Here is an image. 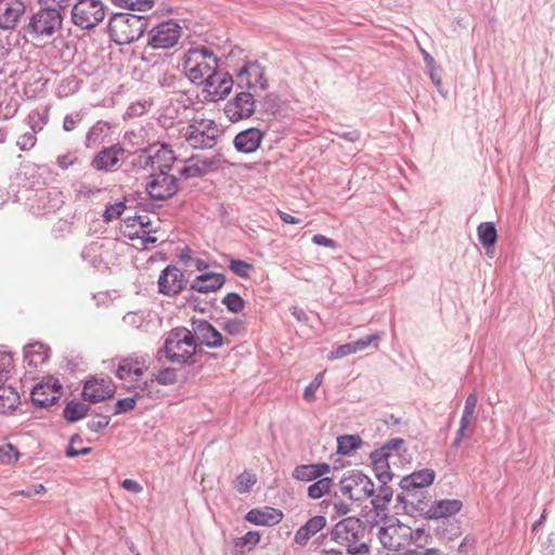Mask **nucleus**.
Wrapping results in <instances>:
<instances>
[{
  "instance_id": "40",
  "label": "nucleus",
  "mask_w": 555,
  "mask_h": 555,
  "mask_svg": "<svg viewBox=\"0 0 555 555\" xmlns=\"http://www.w3.org/2000/svg\"><path fill=\"white\" fill-rule=\"evenodd\" d=\"M89 406L79 401H70L64 409V417L68 422H76L83 418L88 413Z\"/></svg>"
},
{
  "instance_id": "52",
  "label": "nucleus",
  "mask_w": 555,
  "mask_h": 555,
  "mask_svg": "<svg viewBox=\"0 0 555 555\" xmlns=\"http://www.w3.org/2000/svg\"><path fill=\"white\" fill-rule=\"evenodd\" d=\"M137 397L120 399L116 402L115 414L125 413L134 409L137 403Z\"/></svg>"
},
{
  "instance_id": "28",
  "label": "nucleus",
  "mask_w": 555,
  "mask_h": 555,
  "mask_svg": "<svg viewBox=\"0 0 555 555\" xmlns=\"http://www.w3.org/2000/svg\"><path fill=\"white\" fill-rule=\"evenodd\" d=\"M149 158L152 166L157 167L159 171H169L175 165L180 164V159L175 155L173 151L166 145L151 149Z\"/></svg>"
},
{
  "instance_id": "33",
  "label": "nucleus",
  "mask_w": 555,
  "mask_h": 555,
  "mask_svg": "<svg viewBox=\"0 0 555 555\" xmlns=\"http://www.w3.org/2000/svg\"><path fill=\"white\" fill-rule=\"evenodd\" d=\"M50 349L48 346L35 343L25 347L24 357L28 366L38 367L49 359Z\"/></svg>"
},
{
  "instance_id": "15",
  "label": "nucleus",
  "mask_w": 555,
  "mask_h": 555,
  "mask_svg": "<svg viewBox=\"0 0 555 555\" xmlns=\"http://www.w3.org/2000/svg\"><path fill=\"white\" fill-rule=\"evenodd\" d=\"M157 285L160 294L165 296H176L184 289L186 280L179 268L168 266L160 272Z\"/></svg>"
},
{
  "instance_id": "21",
  "label": "nucleus",
  "mask_w": 555,
  "mask_h": 555,
  "mask_svg": "<svg viewBox=\"0 0 555 555\" xmlns=\"http://www.w3.org/2000/svg\"><path fill=\"white\" fill-rule=\"evenodd\" d=\"M193 332L203 344L210 348H218L223 344V337L209 322L205 320L192 321Z\"/></svg>"
},
{
  "instance_id": "57",
  "label": "nucleus",
  "mask_w": 555,
  "mask_h": 555,
  "mask_svg": "<svg viewBox=\"0 0 555 555\" xmlns=\"http://www.w3.org/2000/svg\"><path fill=\"white\" fill-rule=\"evenodd\" d=\"M35 143H36V137L33 132L24 133L18 140V145L23 150L33 147L35 145Z\"/></svg>"
},
{
  "instance_id": "20",
  "label": "nucleus",
  "mask_w": 555,
  "mask_h": 555,
  "mask_svg": "<svg viewBox=\"0 0 555 555\" xmlns=\"http://www.w3.org/2000/svg\"><path fill=\"white\" fill-rule=\"evenodd\" d=\"M388 449L389 447H382L373 451L370 456L376 478L384 483L390 481L395 475L390 472L389 455L386 453L389 452Z\"/></svg>"
},
{
  "instance_id": "13",
  "label": "nucleus",
  "mask_w": 555,
  "mask_h": 555,
  "mask_svg": "<svg viewBox=\"0 0 555 555\" xmlns=\"http://www.w3.org/2000/svg\"><path fill=\"white\" fill-rule=\"evenodd\" d=\"M255 112L254 95L247 92H240L224 106V114L232 122L250 117Z\"/></svg>"
},
{
  "instance_id": "29",
  "label": "nucleus",
  "mask_w": 555,
  "mask_h": 555,
  "mask_svg": "<svg viewBox=\"0 0 555 555\" xmlns=\"http://www.w3.org/2000/svg\"><path fill=\"white\" fill-rule=\"evenodd\" d=\"M152 225L150 217L146 215L127 218L121 224V232L130 240L144 236L147 228Z\"/></svg>"
},
{
  "instance_id": "22",
  "label": "nucleus",
  "mask_w": 555,
  "mask_h": 555,
  "mask_svg": "<svg viewBox=\"0 0 555 555\" xmlns=\"http://www.w3.org/2000/svg\"><path fill=\"white\" fill-rule=\"evenodd\" d=\"M262 139L263 133L258 128H249L236 134L234 146L238 152L249 154L260 146Z\"/></svg>"
},
{
  "instance_id": "9",
  "label": "nucleus",
  "mask_w": 555,
  "mask_h": 555,
  "mask_svg": "<svg viewBox=\"0 0 555 555\" xmlns=\"http://www.w3.org/2000/svg\"><path fill=\"white\" fill-rule=\"evenodd\" d=\"M181 35L182 27L178 23L163 22L147 33V46L152 49H170L178 43Z\"/></svg>"
},
{
  "instance_id": "2",
  "label": "nucleus",
  "mask_w": 555,
  "mask_h": 555,
  "mask_svg": "<svg viewBox=\"0 0 555 555\" xmlns=\"http://www.w3.org/2000/svg\"><path fill=\"white\" fill-rule=\"evenodd\" d=\"M185 77L193 83H204L205 79L218 68V57L205 46L186 50L182 57Z\"/></svg>"
},
{
  "instance_id": "23",
  "label": "nucleus",
  "mask_w": 555,
  "mask_h": 555,
  "mask_svg": "<svg viewBox=\"0 0 555 555\" xmlns=\"http://www.w3.org/2000/svg\"><path fill=\"white\" fill-rule=\"evenodd\" d=\"M225 283V276L222 273L207 272L196 276L191 283V289L207 294L217 292Z\"/></svg>"
},
{
  "instance_id": "64",
  "label": "nucleus",
  "mask_w": 555,
  "mask_h": 555,
  "mask_svg": "<svg viewBox=\"0 0 555 555\" xmlns=\"http://www.w3.org/2000/svg\"><path fill=\"white\" fill-rule=\"evenodd\" d=\"M278 215L284 223L298 224L300 220L283 210H278Z\"/></svg>"
},
{
  "instance_id": "51",
  "label": "nucleus",
  "mask_w": 555,
  "mask_h": 555,
  "mask_svg": "<svg viewBox=\"0 0 555 555\" xmlns=\"http://www.w3.org/2000/svg\"><path fill=\"white\" fill-rule=\"evenodd\" d=\"M155 379L163 385H171L177 380V374L172 369H165L155 375Z\"/></svg>"
},
{
  "instance_id": "50",
  "label": "nucleus",
  "mask_w": 555,
  "mask_h": 555,
  "mask_svg": "<svg viewBox=\"0 0 555 555\" xmlns=\"http://www.w3.org/2000/svg\"><path fill=\"white\" fill-rule=\"evenodd\" d=\"M126 204L125 202H117L111 206H108L104 212V218L106 221H112L114 219L119 218L125 211Z\"/></svg>"
},
{
  "instance_id": "63",
  "label": "nucleus",
  "mask_w": 555,
  "mask_h": 555,
  "mask_svg": "<svg viewBox=\"0 0 555 555\" xmlns=\"http://www.w3.org/2000/svg\"><path fill=\"white\" fill-rule=\"evenodd\" d=\"M317 391L318 389L310 383L304 391V399L313 402L317 399Z\"/></svg>"
},
{
  "instance_id": "32",
  "label": "nucleus",
  "mask_w": 555,
  "mask_h": 555,
  "mask_svg": "<svg viewBox=\"0 0 555 555\" xmlns=\"http://www.w3.org/2000/svg\"><path fill=\"white\" fill-rule=\"evenodd\" d=\"M462 508L460 500H440L435 502L427 511L428 518H443L455 515Z\"/></svg>"
},
{
  "instance_id": "43",
  "label": "nucleus",
  "mask_w": 555,
  "mask_h": 555,
  "mask_svg": "<svg viewBox=\"0 0 555 555\" xmlns=\"http://www.w3.org/2000/svg\"><path fill=\"white\" fill-rule=\"evenodd\" d=\"M180 260L185 267L195 268L197 271H206L209 268L207 261L193 257L190 248H185L181 251Z\"/></svg>"
},
{
  "instance_id": "48",
  "label": "nucleus",
  "mask_w": 555,
  "mask_h": 555,
  "mask_svg": "<svg viewBox=\"0 0 555 555\" xmlns=\"http://www.w3.org/2000/svg\"><path fill=\"white\" fill-rule=\"evenodd\" d=\"M229 268L240 278H248L253 270V264L243 260H231Z\"/></svg>"
},
{
  "instance_id": "26",
  "label": "nucleus",
  "mask_w": 555,
  "mask_h": 555,
  "mask_svg": "<svg viewBox=\"0 0 555 555\" xmlns=\"http://www.w3.org/2000/svg\"><path fill=\"white\" fill-rule=\"evenodd\" d=\"M331 469L327 463L298 465L294 468L292 476L296 480L309 482L326 476Z\"/></svg>"
},
{
  "instance_id": "39",
  "label": "nucleus",
  "mask_w": 555,
  "mask_h": 555,
  "mask_svg": "<svg viewBox=\"0 0 555 555\" xmlns=\"http://www.w3.org/2000/svg\"><path fill=\"white\" fill-rule=\"evenodd\" d=\"M115 7L129 11L146 12L154 8L156 0H111Z\"/></svg>"
},
{
  "instance_id": "14",
  "label": "nucleus",
  "mask_w": 555,
  "mask_h": 555,
  "mask_svg": "<svg viewBox=\"0 0 555 555\" xmlns=\"http://www.w3.org/2000/svg\"><path fill=\"white\" fill-rule=\"evenodd\" d=\"M116 387L109 377H92L85 383L82 397L90 403H99L114 396Z\"/></svg>"
},
{
  "instance_id": "55",
  "label": "nucleus",
  "mask_w": 555,
  "mask_h": 555,
  "mask_svg": "<svg viewBox=\"0 0 555 555\" xmlns=\"http://www.w3.org/2000/svg\"><path fill=\"white\" fill-rule=\"evenodd\" d=\"M312 243L318 246H323V247H327V248L336 247L335 241L323 235V234H314L312 237Z\"/></svg>"
},
{
  "instance_id": "16",
  "label": "nucleus",
  "mask_w": 555,
  "mask_h": 555,
  "mask_svg": "<svg viewBox=\"0 0 555 555\" xmlns=\"http://www.w3.org/2000/svg\"><path fill=\"white\" fill-rule=\"evenodd\" d=\"M62 396V385L56 379H48L37 384L30 393L31 401L38 406H49Z\"/></svg>"
},
{
  "instance_id": "1",
  "label": "nucleus",
  "mask_w": 555,
  "mask_h": 555,
  "mask_svg": "<svg viewBox=\"0 0 555 555\" xmlns=\"http://www.w3.org/2000/svg\"><path fill=\"white\" fill-rule=\"evenodd\" d=\"M378 538L383 546L391 552H408L417 544H427L429 534L424 529L413 530L399 521L380 528Z\"/></svg>"
},
{
  "instance_id": "45",
  "label": "nucleus",
  "mask_w": 555,
  "mask_h": 555,
  "mask_svg": "<svg viewBox=\"0 0 555 555\" xmlns=\"http://www.w3.org/2000/svg\"><path fill=\"white\" fill-rule=\"evenodd\" d=\"M20 459L17 449L12 443L0 444V462L4 465H14Z\"/></svg>"
},
{
  "instance_id": "8",
  "label": "nucleus",
  "mask_w": 555,
  "mask_h": 555,
  "mask_svg": "<svg viewBox=\"0 0 555 555\" xmlns=\"http://www.w3.org/2000/svg\"><path fill=\"white\" fill-rule=\"evenodd\" d=\"M105 17V8L100 0H78L72 10L73 23L81 29H91Z\"/></svg>"
},
{
  "instance_id": "7",
  "label": "nucleus",
  "mask_w": 555,
  "mask_h": 555,
  "mask_svg": "<svg viewBox=\"0 0 555 555\" xmlns=\"http://www.w3.org/2000/svg\"><path fill=\"white\" fill-rule=\"evenodd\" d=\"M63 17L55 8L39 10L29 21L27 31L33 39L51 37L62 27Z\"/></svg>"
},
{
  "instance_id": "34",
  "label": "nucleus",
  "mask_w": 555,
  "mask_h": 555,
  "mask_svg": "<svg viewBox=\"0 0 555 555\" xmlns=\"http://www.w3.org/2000/svg\"><path fill=\"white\" fill-rule=\"evenodd\" d=\"M182 166L177 171L184 178H194L205 175L208 170V164L197 156H192L186 160H180Z\"/></svg>"
},
{
  "instance_id": "62",
  "label": "nucleus",
  "mask_w": 555,
  "mask_h": 555,
  "mask_svg": "<svg viewBox=\"0 0 555 555\" xmlns=\"http://www.w3.org/2000/svg\"><path fill=\"white\" fill-rule=\"evenodd\" d=\"M155 232H156L155 230H153L151 227H149L147 232L144 233V236L138 237L142 241L143 247H147L149 244H154L157 242L158 237L153 234Z\"/></svg>"
},
{
  "instance_id": "35",
  "label": "nucleus",
  "mask_w": 555,
  "mask_h": 555,
  "mask_svg": "<svg viewBox=\"0 0 555 555\" xmlns=\"http://www.w3.org/2000/svg\"><path fill=\"white\" fill-rule=\"evenodd\" d=\"M383 447H389V452L386 453L389 455L390 472L395 473L396 469L400 468L403 465L402 452L405 451L404 440L401 438L391 439Z\"/></svg>"
},
{
  "instance_id": "44",
  "label": "nucleus",
  "mask_w": 555,
  "mask_h": 555,
  "mask_svg": "<svg viewBox=\"0 0 555 555\" xmlns=\"http://www.w3.org/2000/svg\"><path fill=\"white\" fill-rule=\"evenodd\" d=\"M371 498L373 507L376 511H384L392 500V490L389 487H380L377 494Z\"/></svg>"
},
{
  "instance_id": "19",
  "label": "nucleus",
  "mask_w": 555,
  "mask_h": 555,
  "mask_svg": "<svg viewBox=\"0 0 555 555\" xmlns=\"http://www.w3.org/2000/svg\"><path fill=\"white\" fill-rule=\"evenodd\" d=\"M360 532H362V528L359 519L348 517L336 524L332 535L337 543L347 544L357 542Z\"/></svg>"
},
{
  "instance_id": "36",
  "label": "nucleus",
  "mask_w": 555,
  "mask_h": 555,
  "mask_svg": "<svg viewBox=\"0 0 555 555\" xmlns=\"http://www.w3.org/2000/svg\"><path fill=\"white\" fill-rule=\"evenodd\" d=\"M20 403L17 391L10 385L0 386V413L12 412Z\"/></svg>"
},
{
  "instance_id": "58",
  "label": "nucleus",
  "mask_w": 555,
  "mask_h": 555,
  "mask_svg": "<svg viewBox=\"0 0 555 555\" xmlns=\"http://www.w3.org/2000/svg\"><path fill=\"white\" fill-rule=\"evenodd\" d=\"M477 396L475 393H470L468 395V397L466 398V401H465V405H464V410H463V413L467 414V415H474L475 413V409L477 406Z\"/></svg>"
},
{
  "instance_id": "24",
  "label": "nucleus",
  "mask_w": 555,
  "mask_h": 555,
  "mask_svg": "<svg viewBox=\"0 0 555 555\" xmlns=\"http://www.w3.org/2000/svg\"><path fill=\"white\" fill-rule=\"evenodd\" d=\"M380 338L382 336L379 334H373L364 338H361L357 341L340 345L330 352L328 359L337 360L345 358L349 354L357 353L359 351L366 349L373 343H377Z\"/></svg>"
},
{
  "instance_id": "4",
  "label": "nucleus",
  "mask_w": 555,
  "mask_h": 555,
  "mask_svg": "<svg viewBox=\"0 0 555 555\" xmlns=\"http://www.w3.org/2000/svg\"><path fill=\"white\" fill-rule=\"evenodd\" d=\"M219 133V127L212 119L201 117H194L180 130V137L193 149L212 147Z\"/></svg>"
},
{
  "instance_id": "5",
  "label": "nucleus",
  "mask_w": 555,
  "mask_h": 555,
  "mask_svg": "<svg viewBox=\"0 0 555 555\" xmlns=\"http://www.w3.org/2000/svg\"><path fill=\"white\" fill-rule=\"evenodd\" d=\"M197 345L193 333L185 327H176L169 332L164 351L172 363H186L196 352Z\"/></svg>"
},
{
  "instance_id": "53",
  "label": "nucleus",
  "mask_w": 555,
  "mask_h": 555,
  "mask_svg": "<svg viewBox=\"0 0 555 555\" xmlns=\"http://www.w3.org/2000/svg\"><path fill=\"white\" fill-rule=\"evenodd\" d=\"M426 544H417L414 548H409L408 552L402 553V555H443L437 548H425Z\"/></svg>"
},
{
  "instance_id": "61",
  "label": "nucleus",
  "mask_w": 555,
  "mask_h": 555,
  "mask_svg": "<svg viewBox=\"0 0 555 555\" xmlns=\"http://www.w3.org/2000/svg\"><path fill=\"white\" fill-rule=\"evenodd\" d=\"M121 487L125 490L133 492V493H140L143 490L142 486L132 479H125L121 483Z\"/></svg>"
},
{
  "instance_id": "37",
  "label": "nucleus",
  "mask_w": 555,
  "mask_h": 555,
  "mask_svg": "<svg viewBox=\"0 0 555 555\" xmlns=\"http://www.w3.org/2000/svg\"><path fill=\"white\" fill-rule=\"evenodd\" d=\"M333 486V479L327 476H323L308 487L307 494L310 499L318 500L328 494Z\"/></svg>"
},
{
  "instance_id": "59",
  "label": "nucleus",
  "mask_w": 555,
  "mask_h": 555,
  "mask_svg": "<svg viewBox=\"0 0 555 555\" xmlns=\"http://www.w3.org/2000/svg\"><path fill=\"white\" fill-rule=\"evenodd\" d=\"M79 121L80 118L78 115H66L63 121V128L65 131H72L76 128Z\"/></svg>"
},
{
  "instance_id": "10",
  "label": "nucleus",
  "mask_w": 555,
  "mask_h": 555,
  "mask_svg": "<svg viewBox=\"0 0 555 555\" xmlns=\"http://www.w3.org/2000/svg\"><path fill=\"white\" fill-rule=\"evenodd\" d=\"M145 189L152 199L165 201L177 193L178 181L173 175L160 170L150 176Z\"/></svg>"
},
{
  "instance_id": "38",
  "label": "nucleus",
  "mask_w": 555,
  "mask_h": 555,
  "mask_svg": "<svg viewBox=\"0 0 555 555\" xmlns=\"http://www.w3.org/2000/svg\"><path fill=\"white\" fill-rule=\"evenodd\" d=\"M362 439L358 435H343L337 438V453L349 455L352 451L359 449Z\"/></svg>"
},
{
  "instance_id": "6",
  "label": "nucleus",
  "mask_w": 555,
  "mask_h": 555,
  "mask_svg": "<svg viewBox=\"0 0 555 555\" xmlns=\"http://www.w3.org/2000/svg\"><path fill=\"white\" fill-rule=\"evenodd\" d=\"M343 495L351 501L362 502L373 496L374 483L372 479L360 470L347 472L339 481Z\"/></svg>"
},
{
  "instance_id": "42",
  "label": "nucleus",
  "mask_w": 555,
  "mask_h": 555,
  "mask_svg": "<svg viewBox=\"0 0 555 555\" xmlns=\"http://www.w3.org/2000/svg\"><path fill=\"white\" fill-rule=\"evenodd\" d=\"M14 366L12 354L9 352H0V386L8 383Z\"/></svg>"
},
{
  "instance_id": "41",
  "label": "nucleus",
  "mask_w": 555,
  "mask_h": 555,
  "mask_svg": "<svg viewBox=\"0 0 555 555\" xmlns=\"http://www.w3.org/2000/svg\"><path fill=\"white\" fill-rule=\"evenodd\" d=\"M478 237L485 247L493 246L496 242V230L493 223H480L478 229Z\"/></svg>"
},
{
  "instance_id": "27",
  "label": "nucleus",
  "mask_w": 555,
  "mask_h": 555,
  "mask_svg": "<svg viewBox=\"0 0 555 555\" xmlns=\"http://www.w3.org/2000/svg\"><path fill=\"white\" fill-rule=\"evenodd\" d=\"M436 474L430 468H424L421 470L413 472L412 474L404 476L400 481V487L411 492L420 488L428 487L433 485Z\"/></svg>"
},
{
  "instance_id": "11",
  "label": "nucleus",
  "mask_w": 555,
  "mask_h": 555,
  "mask_svg": "<svg viewBox=\"0 0 555 555\" xmlns=\"http://www.w3.org/2000/svg\"><path fill=\"white\" fill-rule=\"evenodd\" d=\"M150 366V357L145 353H132L118 363L116 376L125 382L139 380Z\"/></svg>"
},
{
  "instance_id": "60",
  "label": "nucleus",
  "mask_w": 555,
  "mask_h": 555,
  "mask_svg": "<svg viewBox=\"0 0 555 555\" xmlns=\"http://www.w3.org/2000/svg\"><path fill=\"white\" fill-rule=\"evenodd\" d=\"M76 162H77V158L74 157L72 154L59 156L56 159V164L62 169H67L69 166L74 165Z\"/></svg>"
},
{
  "instance_id": "49",
  "label": "nucleus",
  "mask_w": 555,
  "mask_h": 555,
  "mask_svg": "<svg viewBox=\"0 0 555 555\" xmlns=\"http://www.w3.org/2000/svg\"><path fill=\"white\" fill-rule=\"evenodd\" d=\"M260 541V534L257 531H248L244 537L235 541L236 547L248 546L249 550L256 546Z\"/></svg>"
},
{
  "instance_id": "46",
  "label": "nucleus",
  "mask_w": 555,
  "mask_h": 555,
  "mask_svg": "<svg viewBox=\"0 0 555 555\" xmlns=\"http://www.w3.org/2000/svg\"><path fill=\"white\" fill-rule=\"evenodd\" d=\"M256 475L250 472H243L236 478L235 488L240 493H247L256 483Z\"/></svg>"
},
{
  "instance_id": "12",
  "label": "nucleus",
  "mask_w": 555,
  "mask_h": 555,
  "mask_svg": "<svg viewBox=\"0 0 555 555\" xmlns=\"http://www.w3.org/2000/svg\"><path fill=\"white\" fill-rule=\"evenodd\" d=\"M202 85L204 87L203 92L205 93V99L219 101L231 92L233 79L229 74L215 69Z\"/></svg>"
},
{
  "instance_id": "47",
  "label": "nucleus",
  "mask_w": 555,
  "mask_h": 555,
  "mask_svg": "<svg viewBox=\"0 0 555 555\" xmlns=\"http://www.w3.org/2000/svg\"><path fill=\"white\" fill-rule=\"evenodd\" d=\"M222 304L227 307L230 312L238 313L245 307L244 299L236 293H228L222 298Z\"/></svg>"
},
{
  "instance_id": "30",
  "label": "nucleus",
  "mask_w": 555,
  "mask_h": 555,
  "mask_svg": "<svg viewBox=\"0 0 555 555\" xmlns=\"http://www.w3.org/2000/svg\"><path fill=\"white\" fill-rule=\"evenodd\" d=\"M125 150L118 145L101 151L92 162V166L98 170H107L114 167L124 156Z\"/></svg>"
},
{
  "instance_id": "3",
  "label": "nucleus",
  "mask_w": 555,
  "mask_h": 555,
  "mask_svg": "<svg viewBox=\"0 0 555 555\" xmlns=\"http://www.w3.org/2000/svg\"><path fill=\"white\" fill-rule=\"evenodd\" d=\"M145 28L144 17L129 13H116L108 23L109 35L117 44H129L138 40Z\"/></svg>"
},
{
  "instance_id": "25",
  "label": "nucleus",
  "mask_w": 555,
  "mask_h": 555,
  "mask_svg": "<svg viewBox=\"0 0 555 555\" xmlns=\"http://www.w3.org/2000/svg\"><path fill=\"white\" fill-rule=\"evenodd\" d=\"M282 519V511L269 506L253 508L246 514V520L257 526H274Z\"/></svg>"
},
{
  "instance_id": "17",
  "label": "nucleus",
  "mask_w": 555,
  "mask_h": 555,
  "mask_svg": "<svg viewBox=\"0 0 555 555\" xmlns=\"http://www.w3.org/2000/svg\"><path fill=\"white\" fill-rule=\"evenodd\" d=\"M237 85L248 90H263L267 88V80L263 76V68L257 63L245 64L236 75Z\"/></svg>"
},
{
  "instance_id": "54",
  "label": "nucleus",
  "mask_w": 555,
  "mask_h": 555,
  "mask_svg": "<svg viewBox=\"0 0 555 555\" xmlns=\"http://www.w3.org/2000/svg\"><path fill=\"white\" fill-rule=\"evenodd\" d=\"M223 328L231 335H240L245 331V325L241 320H230L224 324Z\"/></svg>"
},
{
  "instance_id": "31",
  "label": "nucleus",
  "mask_w": 555,
  "mask_h": 555,
  "mask_svg": "<svg viewBox=\"0 0 555 555\" xmlns=\"http://www.w3.org/2000/svg\"><path fill=\"white\" fill-rule=\"evenodd\" d=\"M326 525L324 516H314L301 526L295 533L294 541L299 545H306L307 542L320 532Z\"/></svg>"
},
{
  "instance_id": "56",
  "label": "nucleus",
  "mask_w": 555,
  "mask_h": 555,
  "mask_svg": "<svg viewBox=\"0 0 555 555\" xmlns=\"http://www.w3.org/2000/svg\"><path fill=\"white\" fill-rule=\"evenodd\" d=\"M345 545L347 546V552L351 555H363L369 552V545L366 543L357 544L353 542Z\"/></svg>"
},
{
  "instance_id": "18",
  "label": "nucleus",
  "mask_w": 555,
  "mask_h": 555,
  "mask_svg": "<svg viewBox=\"0 0 555 555\" xmlns=\"http://www.w3.org/2000/svg\"><path fill=\"white\" fill-rule=\"evenodd\" d=\"M25 9V4L21 0H0V28H15L24 15Z\"/></svg>"
}]
</instances>
